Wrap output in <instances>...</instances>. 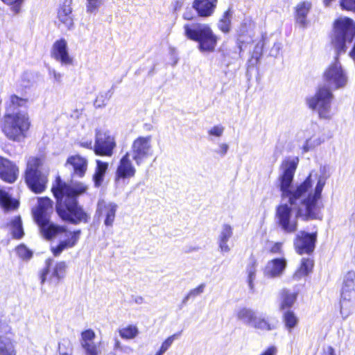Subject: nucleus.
I'll list each match as a JSON object with an SVG mask.
<instances>
[{
	"label": "nucleus",
	"instance_id": "1",
	"mask_svg": "<svg viewBox=\"0 0 355 355\" xmlns=\"http://www.w3.org/2000/svg\"><path fill=\"white\" fill-rule=\"evenodd\" d=\"M297 157L288 158L282 163L278 178V187L284 203L276 209V218L282 229L287 233L297 230V219L304 220L321 219L322 206L320 203L325 184L324 177L320 176L314 191L312 173L299 184L293 185V178L298 165Z\"/></svg>",
	"mask_w": 355,
	"mask_h": 355
},
{
	"label": "nucleus",
	"instance_id": "2",
	"mask_svg": "<svg viewBox=\"0 0 355 355\" xmlns=\"http://www.w3.org/2000/svg\"><path fill=\"white\" fill-rule=\"evenodd\" d=\"M331 44L336 57L335 61L324 72V85L319 87L314 96L306 99L309 107L316 110L319 117L323 119H330L334 114L331 104L334 95L331 90L343 88L348 82L347 74L338 61V56L352 47L349 55L355 60V23L352 19L340 17L334 21Z\"/></svg>",
	"mask_w": 355,
	"mask_h": 355
},
{
	"label": "nucleus",
	"instance_id": "3",
	"mask_svg": "<svg viewBox=\"0 0 355 355\" xmlns=\"http://www.w3.org/2000/svg\"><path fill=\"white\" fill-rule=\"evenodd\" d=\"M87 190V186L83 182H71L67 184L60 177L56 178L51 191L57 200V213L62 219L74 225L87 223L90 220V214L77 201V197Z\"/></svg>",
	"mask_w": 355,
	"mask_h": 355
},
{
	"label": "nucleus",
	"instance_id": "4",
	"mask_svg": "<svg viewBox=\"0 0 355 355\" xmlns=\"http://www.w3.org/2000/svg\"><path fill=\"white\" fill-rule=\"evenodd\" d=\"M52 211L51 200L49 198H42L38 199L37 205L33 209V215L44 237L47 239L55 236L60 237L59 244L55 247H51L52 253L55 257H58L64 250L72 248L77 244L81 232H70L64 227L50 223V214Z\"/></svg>",
	"mask_w": 355,
	"mask_h": 355
},
{
	"label": "nucleus",
	"instance_id": "5",
	"mask_svg": "<svg viewBox=\"0 0 355 355\" xmlns=\"http://www.w3.org/2000/svg\"><path fill=\"white\" fill-rule=\"evenodd\" d=\"M27 103L26 98L15 95L10 96L2 127L3 132L10 140L19 142L26 137L31 125L29 117L25 112H15L19 107H26Z\"/></svg>",
	"mask_w": 355,
	"mask_h": 355
},
{
	"label": "nucleus",
	"instance_id": "6",
	"mask_svg": "<svg viewBox=\"0 0 355 355\" xmlns=\"http://www.w3.org/2000/svg\"><path fill=\"white\" fill-rule=\"evenodd\" d=\"M184 35L187 39L198 42V48L202 53L214 51L218 37L208 24L200 23L184 25Z\"/></svg>",
	"mask_w": 355,
	"mask_h": 355
},
{
	"label": "nucleus",
	"instance_id": "7",
	"mask_svg": "<svg viewBox=\"0 0 355 355\" xmlns=\"http://www.w3.org/2000/svg\"><path fill=\"white\" fill-rule=\"evenodd\" d=\"M258 30L256 23L252 20H248V24L245 23V37L250 38L252 43L256 42L253 46L252 51L250 52L251 57L248 60V69L246 76H248L250 68L257 65L262 56L263 46H266L270 41L272 42V46L270 48L269 55L271 57L276 58L282 49V44L278 41H272L271 39H268L266 37L262 36L261 40H258V37L254 40L255 37V33ZM245 43L249 44L250 41H248V38L245 37Z\"/></svg>",
	"mask_w": 355,
	"mask_h": 355
},
{
	"label": "nucleus",
	"instance_id": "8",
	"mask_svg": "<svg viewBox=\"0 0 355 355\" xmlns=\"http://www.w3.org/2000/svg\"><path fill=\"white\" fill-rule=\"evenodd\" d=\"M42 164L40 158L31 157L27 161L25 180L28 187L35 193H40L44 191L47 178L40 171Z\"/></svg>",
	"mask_w": 355,
	"mask_h": 355
},
{
	"label": "nucleus",
	"instance_id": "9",
	"mask_svg": "<svg viewBox=\"0 0 355 355\" xmlns=\"http://www.w3.org/2000/svg\"><path fill=\"white\" fill-rule=\"evenodd\" d=\"M132 159L137 166L154 155L153 138L150 135L139 136L135 138L130 146L129 152Z\"/></svg>",
	"mask_w": 355,
	"mask_h": 355
},
{
	"label": "nucleus",
	"instance_id": "10",
	"mask_svg": "<svg viewBox=\"0 0 355 355\" xmlns=\"http://www.w3.org/2000/svg\"><path fill=\"white\" fill-rule=\"evenodd\" d=\"M116 146L115 135L110 130L101 128L95 130V141L93 150L100 156L111 157Z\"/></svg>",
	"mask_w": 355,
	"mask_h": 355
},
{
	"label": "nucleus",
	"instance_id": "11",
	"mask_svg": "<svg viewBox=\"0 0 355 355\" xmlns=\"http://www.w3.org/2000/svg\"><path fill=\"white\" fill-rule=\"evenodd\" d=\"M52 259H46V266L40 272V277L42 284L48 280L50 284L57 285L65 276L67 269L66 263L64 261H59L52 267Z\"/></svg>",
	"mask_w": 355,
	"mask_h": 355
},
{
	"label": "nucleus",
	"instance_id": "12",
	"mask_svg": "<svg viewBox=\"0 0 355 355\" xmlns=\"http://www.w3.org/2000/svg\"><path fill=\"white\" fill-rule=\"evenodd\" d=\"M17 354L12 328L6 321L0 320V355Z\"/></svg>",
	"mask_w": 355,
	"mask_h": 355
},
{
	"label": "nucleus",
	"instance_id": "13",
	"mask_svg": "<svg viewBox=\"0 0 355 355\" xmlns=\"http://www.w3.org/2000/svg\"><path fill=\"white\" fill-rule=\"evenodd\" d=\"M51 57L62 67H67L73 64V58L69 54L67 42L64 38L54 42L51 49Z\"/></svg>",
	"mask_w": 355,
	"mask_h": 355
},
{
	"label": "nucleus",
	"instance_id": "14",
	"mask_svg": "<svg viewBox=\"0 0 355 355\" xmlns=\"http://www.w3.org/2000/svg\"><path fill=\"white\" fill-rule=\"evenodd\" d=\"M317 233H308L304 231L299 232L294 239V247L299 254H311L315 248Z\"/></svg>",
	"mask_w": 355,
	"mask_h": 355
},
{
	"label": "nucleus",
	"instance_id": "15",
	"mask_svg": "<svg viewBox=\"0 0 355 355\" xmlns=\"http://www.w3.org/2000/svg\"><path fill=\"white\" fill-rule=\"evenodd\" d=\"M118 206L116 203L106 202L104 200H100L97 204L96 214L99 216H103L104 225L107 227H112Z\"/></svg>",
	"mask_w": 355,
	"mask_h": 355
},
{
	"label": "nucleus",
	"instance_id": "16",
	"mask_svg": "<svg viewBox=\"0 0 355 355\" xmlns=\"http://www.w3.org/2000/svg\"><path fill=\"white\" fill-rule=\"evenodd\" d=\"M19 175V168L7 158L0 156V178L6 182H15Z\"/></svg>",
	"mask_w": 355,
	"mask_h": 355
},
{
	"label": "nucleus",
	"instance_id": "17",
	"mask_svg": "<svg viewBox=\"0 0 355 355\" xmlns=\"http://www.w3.org/2000/svg\"><path fill=\"white\" fill-rule=\"evenodd\" d=\"M65 166L72 169L73 177L83 178L87 171L88 161L80 155H74L67 158Z\"/></svg>",
	"mask_w": 355,
	"mask_h": 355
},
{
	"label": "nucleus",
	"instance_id": "18",
	"mask_svg": "<svg viewBox=\"0 0 355 355\" xmlns=\"http://www.w3.org/2000/svg\"><path fill=\"white\" fill-rule=\"evenodd\" d=\"M131 156L127 153L121 157L116 171V180L128 179L135 176L136 168L130 159Z\"/></svg>",
	"mask_w": 355,
	"mask_h": 355
},
{
	"label": "nucleus",
	"instance_id": "19",
	"mask_svg": "<svg viewBox=\"0 0 355 355\" xmlns=\"http://www.w3.org/2000/svg\"><path fill=\"white\" fill-rule=\"evenodd\" d=\"M217 3L218 0H194L192 7L200 17H208L214 14Z\"/></svg>",
	"mask_w": 355,
	"mask_h": 355
},
{
	"label": "nucleus",
	"instance_id": "20",
	"mask_svg": "<svg viewBox=\"0 0 355 355\" xmlns=\"http://www.w3.org/2000/svg\"><path fill=\"white\" fill-rule=\"evenodd\" d=\"M233 236V229L228 224H223L219 230L217 243L221 252H229L230 246L229 242Z\"/></svg>",
	"mask_w": 355,
	"mask_h": 355
},
{
	"label": "nucleus",
	"instance_id": "21",
	"mask_svg": "<svg viewBox=\"0 0 355 355\" xmlns=\"http://www.w3.org/2000/svg\"><path fill=\"white\" fill-rule=\"evenodd\" d=\"M341 297H355V272L348 271L343 277Z\"/></svg>",
	"mask_w": 355,
	"mask_h": 355
},
{
	"label": "nucleus",
	"instance_id": "22",
	"mask_svg": "<svg viewBox=\"0 0 355 355\" xmlns=\"http://www.w3.org/2000/svg\"><path fill=\"white\" fill-rule=\"evenodd\" d=\"M252 327L261 330H271L273 327L258 313L252 310H245V322Z\"/></svg>",
	"mask_w": 355,
	"mask_h": 355
},
{
	"label": "nucleus",
	"instance_id": "23",
	"mask_svg": "<svg viewBox=\"0 0 355 355\" xmlns=\"http://www.w3.org/2000/svg\"><path fill=\"white\" fill-rule=\"evenodd\" d=\"M286 266L285 259H275L269 261L265 268V275L269 277L280 276Z\"/></svg>",
	"mask_w": 355,
	"mask_h": 355
},
{
	"label": "nucleus",
	"instance_id": "24",
	"mask_svg": "<svg viewBox=\"0 0 355 355\" xmlns=\"http://www.w3.org/2000/svg\"><path fill=\"white\" fill-rule=\"evenodd\" d=\"M311 8V3L309 1H303L296 6L295 19L297 24L305 28L308 24L306 17Z\"/></svg>",
	"mask_w": 355,
	"mask_h": 355
},
{
	"label": "nucleus",
	"instance_id": "25",
	"mask_svg": "<svg viewBox=\"0 0 355 355\" xmlns=\"http://www.w3.org/2000/svg\"><path fill=\"white\" fill-rule=\"evenodd\" d=\"M18 205V201L11 198L9 193L0 187V206L4 210L8 211L16 209Z\"/></svg>",
	"mask_w": 355,
	"mask_h": 355
},
{
	"label": "nucleus",
	"instance_id": "26",
	"mask_svg": "<svg viewBox=\"0 0 355 355\" xmlns=\"http://www.w3.org/2000/svg\"><path fill=\"white\" fill-rule=\"evenodd\" d=\"M108 168V163L96 160V168L93 175V180L96 187H99L104 180L105 174Z\"/></svg>",
	"mask_w": 355,
	"mask_h": 355
},
{
	"label": "nucleus",
	"instance_id": "27",
	"mask_svg": "<svg viewBox=\"0 0 355 355\" xmlns=\"http://www.w3.org/2000/svg\"><path fill=\"white\" fill-rule=\"evenodd\" d=\"M304 134L306 137L305 142L302 146V149L304 153L313 149L324 141L323 139H322L318 135H316L315 134L311 135V132L309 130L305 131Z\"/></svg>",
	"mask_w": 355,
	"mask_h": 355
},
{
	"label": "nucleus",
	"instance_id": "28",
	"mask_svg": "<svg viewBox=\"0 0 355 355\" xmlns=\"http://www.w3.org/2000/svg\"><path fill=\"white\" fill-rule=\"evenodd\" d=\"M313 267V261L310 258H303L301 261V265L299 269L294 274L295 279H300L306 276L311 272Z\"/></svg>",
	"mask_w": 355,
	"mask_h": 355
},
{
	"label": "nucleus",
	"instance_id": "29",
	"mask_svg": "<svg viewBox=\"0 0 355 355\" xmlns=\"http://www.w3.org/2000/svg\"><path fill=\"white\" fill-rule=\"evenodd\" d=\"M281 303L280 308L282 309H290L293 306L297 300V294L284 289L281 291Z\"/></svg>",
	"mask_w": 355,
	"mask_h": 355
},
{
	"label": "nucleus",
	"instance_id": "30",
	"mask_svg": "<svg viewBox=\"0 0 355 355\" xmlns=\"http://www.w3.org/2000/svg\"><path fill=\"white\" fill-rule=\"evenodd\" d=\"M118 332L120 337L124 340H133L139 334L138 327L135 324H128L119 328Z\"/></svg>",
	"mask_w": 355,
	"mask_h": 355
},
{
	"label": "nucleus",
	"instance_id": "31",
	"mask_svg": "<svg viewBox=\"0 0 355 355\" xmlns=\"http://www.w3.org/2000/svg\"><path fill=\"white\" fill-rule=\"evenodd\" d=\"M355 297H341L340 299V314L342 318L345 320L347 319L354 311V303L353 300Z\"/></svg>",
	"mask_w": 355,
	"mask_h": 355
},
{
	"label": "nucleus",
	"instance_id": "32",
	"mask_svg": "<svg viewBox=\"0 0 355 355\" xmlns=\"http://www.w3.org/2000/svg\"><path fill=\"white\" fill-rule=\"evenodd\" d=\"M58 18L61 22L64 24L67 27L73 25V19L71 17V8L69 6H63L58 10Z\"/></svg>",
	"mask_w": 355,
	"mask_h": 355
},
{
	"label": "nucleus",
	"instance_id": "33",
	"mask_svg": "<svg viewBox=\"0 0 355 355\" xmlns=\"http://www.w3.org/2000/svg\"><path fill=\"white\" fill-rule=\"evenodd\" d=\"M10 231L12 237L17 239L22 238L24 230L22 227L21 220L19 216L15 217L10 223Z\"/></svg>",
	"mask_w": 355,
	"mask_h": 355
},
{
	"label": "nucleus",
	"instance_id": "34",
	"mask_svg": "<svg viewBox=\"0 0 355 355\" xmlns=\"http://www.w3.org/2000/svg\"><path fill=\"white\" fill-rule=\"evenodd\" d=\"M249 268H248V286L250 291L252 293H254V280L255 279V272H256V266L257 261L254 257H250L249 260Z\"/></svg>",
	"mask_w": 355,
	"mask_h": 355
},
{
	"label": "nucleus",
	"instance_id": "35",
	"mask_svg": "<svg viewBox=\"0 0 355 355\" xmlns=\"http://www.w3.org/2000/svg\"><path fill=\"white\" fill-rule=\"evenodd\" d=\"M232 12L230 10L225 11L219 20L218 26V28L223 33H228L230 30Z\"/></svg>",
	"mask_w": 355,
	"mask_h": 355
},
{
	"label": "nucleus",
	"instance_id": "36",
	"mask_svg": "<svg viewBox=\"0 0 355 355\" xmlns=\"http://www.w3.org/2000/svg\"><path fill=\"white\" fill-rule=\"evenodd\" d=\"M112 95L111 90L100 92L96 96L94 105L95 107L101 108L105 106Z\"/></svg>",
	"mask_w": 355,
	"mask_h": 355
},
{
	"label": "nucleus",
	"instance_id": "37",
	"mask_svg": "<svg viewBox=\"0 0 355 355\" xmlns=\"http://www.w3.org/2000/svg\"><path fill=\"white\" fill-rule=\"evenodd\" d=\"M284 320L286 327L291 331L293 329L298 323V318L295 313L291 311L285 312L284 315Z\"/></svg>",
	"mask_w": 355,
	"mask_h": 355
},
{
	"label": "nucleus",
	"instance_id": "38",
	"mask_svg": "<svg viewBox=\"0 0 355 355\" xmlns=\"http://www.w3.org/2000/svg\"><path fill=\"white\" fill-rule=\"evenodd\" d=\"M205 286V284L202 283L196 288L190 290L189 292L187 294V295L183 298L182 302V304H186L190 299L195 298L196 297L204 293Z\"/></svg>",
	"mask_w": 355,
	"mask_h": 355
},
{
	"label": "nucleus",
	"instance_id": "39",
	"mask_svg": "<svg viewBox=\"0 0 355 355\" xmlns=\"http://www.w3.org/2000/svg\"><path fill=\"white\" fill-rule=\"evenodd\" d=\"M104 0H86V11L89 14L96 15Z\"/></svg>",
	"mask_w": 355,
	"mask_h": 355
},
{
	"label": "nucleus",
	"instance_id": "40",
	"mask_svg": "<svg viewBox=\"0 0 355 355\" xmlns=\"http://www.w3.org/2000/svg\"><path fill=\"white\" fill-rule=\"evenodd\" d=\"M96 338L95 332L91 329H86L81 333L80 345H85L91 343H94V340Z\"/></svg>",
	"mask_w": 355,
	"mask_h": 355
},
{
	"label": "nucleus",
	"instance_id": "41",
	"mask_svg": "<svg viewBox=\"0 0 355 355\" xmlns=\"http://www.w3.org/2000/svg\"><path fill=\"white\" fill-rule=\"evenodd\" d=\"M16 252L19 257L24 260H28L33 256V252L24 245H20L16 248Z\"/></svg>",
	"mask_w": 355,
	"mask_h": 355
},
{
	"label": "nucleus",
	"instance_id": "42",
	"mask_svg": "<svg viewBox=\"0 0 355 355\" xmlns=\"http://www.w3.org/2000/svg\"><path fill=\"white\" fill-rule=\"evenodd\" d=\"M85 352V355H98L101 353L98 346L95 343L81 345Z\"/></svg>",
	"mask_w": 355,
	"mask_h": 355
},
{
	"label": "nucleus",
	"instance_id": "43",
	"mask_svg": "<svg viewBox=\"0 0 355 355\" xmlns=\"http://www.w3.org/2000/svg\"><path fill=\"white\" fill-rule=\"evenodd\" d=\"M71 345L68 340H63L58 345L59 355H71Z\"/></svg>",
	"mask_w": 355,
	"mask_h": 355
},
{
	"label": "nucleus",
	"instance_id": "44",
	"mask_svg": "<svg viewBox=\"0 0 355 355\" xmlns=\"http://www.w3.org/2000/svg\"><path fill=\"white\" fill-rule=\"evenodd\" d=\"M178 334H174L166 338L162 343L159 349L166 352L173 345L174 341L178 338Z\"/></svg>",
	"mask_w": 355,
	"mask_h": 355
},
{
	"label": "nucleus",
	"instance_id": "45",
	"mask_svg": "<svg viewBox=\"0 0 355 355\" xmlns=\"http://www.w3.org/2000/svg\"><path fill=\"white\" fill-rule=\"evenodd\" d=\"M5 3L11 6V9L15 13H18L23 0H1Z\"/></svg>",
	"mask_w": 355,
	"mask_h": 355
},
{
	"label": "nucleus",
	"instance_id": "46",
	"mask_svg": "<svg viewBox=\"0 0 355 355\" xmlns=\"http://www.w3.org/2000/svg\"><path fill=\"white\" fill-rule=\"evenodd\" d=\"M224 130V127L221 125H215L209 130L208 134L209 136L220 137L223 135Z\"/></svg>",
	"mask_w": 355,
	"mask_h": 355
},
{
	"label": "nucleus",
	"instance_id": "47",
	"mask_svg": "<svg viewBox=\"0 0 355 355\" xmlns=\"http://www.w3.org/2000/svg\"><path fill=\"white\" fill-rule=\"evenodd\" d=\"M343 9L355 11V0H340Z\"/></svg>",
	"mask_w": 355,
	"mask_h": 355
},
{
	"label": "nucleus",
	"instance_id": "48",
	"mask_svg": "<svg viewBox=\"0 0 355 355\" xmlns=\"http://www.w3.org/2000/svg\"><path fill=\"white\" fill-rule=\"evenodd\" d=\"M229 149V146L227 144L221 143L218 144V148L215 152L220 155L221 157H224Z\"/></svg>",
	"mask_w": 355,
	"mask_h": 355
},
{
	"label": "nucleus",
	"instance_id": "49",
	"mask_svg": "<svg viewBox=\"0 0 355 355\" xmlns=\"http://www.w3.org/2000/svg\"><path fill=\"white\" fill-rule=\"evenodd\" d=\"M49 75L53 76V78L55 82L60 83L62 81L63 75H62V73L58 72L56 70H55L53 69H50Z\"/></svg>",
	"mask_w": 355,
	"mask_h": 355
},
{
	"label": "nucleus",
	"instance_id": "50",
	"mask_svg": "<svg viewBox=\"0 0 355 355\" xmlns=\"http://www.w3.org/2000/svg\"><path fill=\"white\" fill-rule=\"evenodd\" d=\"M322 355H336L335 350L332 347L329 346L324 349Z\"/></svg>",
	"mask_w": 355,
	"mask_h": 355
},
{
	"label": "nucleus",
	"instance_id": "51",
	"mask_svg": "<svg viewBox=\"0 0 355 355\" xmlns=\"http://www.w3.org/2000/svg\"><path fill=\"white\" fill-rule=\"evenodd\" d=\"M80 146L89 149H92L94 147V145L92 144V141L91 140L81 142Z\"/></svg>",
	"mask_w": 355,
	"mask_h": 355
},
{
	"label": "nucleus",
	"instance_id": "52",
	"mask_svg": "<svg viewBox=\"0 0 355 355\" xmlns=\"http://www.w3.org/2000/svg\"><path fill=\"white\" fill-rule=\"evenodd\" d=\"M123 346V345H122V343L119 340H117V339L115 340L114 345V350L120 351V349L122 348Z\"/></svg>",
	"mask_w": 355,
	"mask_h": 355
},
{
	"label": "nucleus",
	"instance_id": "53",
	"mask_svg": "<svg viewBox=\"0 0 355 355\" xmlns=\"http://www.w3.org/2000/svg\"><path fill=\"white\" fill-rule=\"evenodd\" d=\"M119 352H123V353H126V354H129L130 352H132V349L128 346V345H124L122 347V348L120 349Z\"/></svg>",
	"mask_w": 355,
	"mask_h": 355
},
{
	"label": "nucleus",
	"instance_id": "54",
	"mask_svg": "<svg viewBox=\"0 0 355 355\" xmlns=\"http://www.w3.org/2000/svg\"><path fill=\"white\" fill-rule=\"evenodd\" d=\"M282 245L280 243H275L271 248V252L274 253L279 252L280 251Z\"/></svg>",
	"mask_w": 355,
	"mask_h": 355
},
{
	"label": "nucleus",
	"instance_id": "55",
	"mask_svg": "<svg viewBox=\"0 0 355 355\" xmlns=\"http://www.w3.org/2000/svg\"><path fill=\"white\" fill-rule=\"evenodd\" d=\"M236 316L238 319L243 320L244 318V309H241L236 312Z\"/></svg>",
	"mask_w": 355,
	"mask_h": 355
},
{
	"label": "nucleus",
	"instance_id": "56",
	"mask_svg": "<svg viewBox=\"0 0 355 355\" xmlns=\"http://www.w3.org/2000/svg\"><path fill=\"white\" fill-rule=\"evenodd\" d=\"M134 301L136 304H141L144 302V298L141 296H137L135 297Z\"/></svg>",
	"mask_w": 355,
	"mask_h": 355
},
{
	"label": "nucleus",
	"instance_id": "57",
	"mask_svg": "<svg viewBox=\"0 0 355 355\" xmlns=\"http://www.w3.org/2000/svg\"><path fill=\"white\" fill-rule=\"evenodd\" d=\"M165 352H163L162 349H159V350L155 353V355H164Z\"/></svg>",
	"mask_w": 355,
	"mask_h": 355
},
{
	"label": "nucleus",
	"instance_id": "58",
	"mask_svg": "<svg viewBox=\"0 0 355 355\" xmlns=\"http://www.w3.org/2000/svg\"><path fill=\"white\" fill-rule=\"evenodd\" d=\"M183 17L185 19H190L191 17H190L189 15H188L187 13H184L183 15Z\"/></svg>",
	"mask_w": 355,
	"mask_h": 355
},
{
	"label": "nucleus",
	"instance_id": "59",
	"mask_svg": "<svg viewBox=\"0 0 355 355\" xmlns=\"http://www.w3.org/2000/svg\"><path fill=\"white\" fill-rule=\"evenodd\" d=\"M312 128H313V130L314 131L315 128H317L316 125H312Z\"/></svg>",
	"mask_w": 355,
	"mask_h": 355
},
{
	"label": "nucleus",
	"instance_id": "60",
	"mask_svg": "<svg viewBox=\"0 0 355 355\" xmlns=\"http://www.w3.org/2000/svg\"><path fill=\"white\" fill-rule=\"evenodd\" d=\"M253 45V44H252L251 45H250V50L251 49V47Z\"/></svg>",
	"mask_w": 355,
	"mask_h": 355
}]
</instances>
